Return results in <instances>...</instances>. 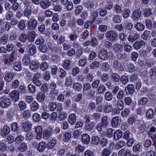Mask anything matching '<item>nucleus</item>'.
Wrapping results in <instances>:
<instances>
[{"label": "nucleus", "instance_id": "1", "mask_svg": "<svg viewBox=\"0 0 156 156\" xmlns=\"http://www.w3.org/2000/svg\"><path fill=\"white\" fill-rule=\"evenodd\" d=\"M12 104L11 100L9 98L3 96L0 97V106L2 108H7Z\"/></svg>", "mask_w": 156, "mask_h": 156}, {"label": "nucleus", "instance_id": "2", "mask_svg": "<svg viewBox=\"0 0 156 156\" xmlns=\"http://www.w3.org/2000/svg\"><path fill=\"white\" fill-rule=\"evenodd\" d=\"M106 38L109 41H114L118 37V34L114 30L108 31L105 34Z\"/></svg>", "mask_w": 156, "mask_h": 156}, {"label": "nucleus", "instance_id": "3", "mask_svg": "<svg viewBox=\"0 0 156 156\" xmlns=\"http://www.w3.org/2000/svg\"><path fill=\"white\" fill-rule=\"evenodd\" d=\"M32 125L30 122L25 121L22 123L21 126L24 132H27L31 130Z\"/></svg>", "mask_w": 156, "mask_h": 156}, {"label": "nucleus", "instance_id": "4", "mask_svg": "<svg viewBox=\"0 0 156 156\" xmlns=\"http://www.w3.org/2000/svg\"><path fill=\"white\" fill-rule=\"evenodd\" d=\"M28 28L29 30H33L36 27L37 25V20L34 18L31 19L28 21Z\"/></svg>", "mask_w": 156, "mask_h": 156}, {"label": "nucleus", "instance_id": "5", "mask_svg": "<svg viewBox=\"0 0 156 156\" xmlns=\"http://www.w3.org/2000/svg\"><path fill=\"white\" fill-rule=\"evenodd\" d=\"M142 12L139 9L134 10L132 14V19L135 21H137L141 16Z\"/></svg>", "mask_w": 156, "mask_h": 156}, {"label": "nucleus", "instance_id": "6", "mask_svg": "<svg viewBox=\"0 0 156 156\" xmlns=\"http://www.w3.org/2000/svg\"><path fill=\"white\" fill-rule=\"evenodd\" d=\"M108 53L107 50L105 48L102 49L99 52V57L102 59L106 60L108 58Z\"/></svg>", "mask_w": 156, "mask_h": 156}, {"label": "nucleus", "instance_id": "7", "mask_svg": "<svg viewBox=\"0 0 156 156\" xmlns=\"http://www.w3.org/2000/svg\"><path fill=\"white\" fill-rule=\"evenodd\" d=\"M53 133V130L51 127H49L48 128L43 132V137L46 140L48 139L51 136Z\"/></svg>", "mask_w": 156, "mask_h": 156}, {"label": "nucleus", "instance_id": "8", "mask_svg": "<svg viewBox=\"0 0 156 156\" xmlns=\"http://www.w3.org/2000/svg\"><path fill=\"white\" fill-rule=\"evenodd\" d=\"M9 95L15 102L17 101L20 99V94L16 90H14L9 94Z\"/></svg>", "mask_w": 156, "mask_h": 156}, {"label": "nucleus", "instance_id": "9", "mask_svg": "<svg viewBox=\"0 0 156 156\" xmlns=\"http://www.w3.org/2000/svg\"><path fill=\"white\" fill-rule=\"evenodd\" d=\"M131 154V151L128 149L122 148L118 152L119 156H130Z\"/></svg>", "mask_w": 156, "mask_h": 156}, {"label": "nucleus", "instance_id": "10", "mask_svg": "<svg viewBox=\"0 0 156 156\" xmlns=\"http://www.w3.org/2000/svg\"><path fill=\"white\" fill-rule=\"evenodd\" d=\"M145 44V42L142 40L140 41H136L133 44V47L136 49H138L141 48Z\"/></svg>", "mask_w": 156, "mask_h": 156}, {"label": "nucleus", "instance_id": "11", "mask_svg": "<svg viewBox=\"0 0 156 156\" xmlns=\"http://www.w3.org/2000/svg\"><path fill=\"white\" fill-rule=\"evenodd\" d=\"M51 4V2L49 0H42L40 2L41 7L43 9L48 8Z\"/></svg>", "mask_w": 156, "mask_h": 156}, {"label": "nucleus", "instance_id": "12", "mask_svg": "<svg viewBox=\"0 0 156 156\" xmlns=\"http://www.w3.org/2000/svg\"><path fill=\"white\" fill-rule=\"evenodd\" d=\"M30 68L32 70H35L38 69L39 63L37 61L32 60L30 63Z\"/></svg>", "mask_w": 156, "mask_h": 156}, {"label": "nucleus", "instance_id": "13", "mask_svg": "<svg viewBox=\"0 0 156 156\" xmlns=\"http://www.w3.org/2000/svg\"><path fill=\"white\" fill-rule=\"evenodd\" d=\"M134 87L133 84H129L125 87V90L127 94H132L134 91Z\"/></svg>", "mask_w": 156, "mask_h": 156}, {"label": "nucleus", "instance_id": "14", "mask_svg": "<svg viewBox=\"0 0 156 156\" xmlns=\"http://www.w3.org/2000/svg\"><path fill=\"white\" fill-rule=\"evenodd\" d=\"M63 67L65 69L69 70L71 69V61L68 59L65 60L62 63Z\"/></svg>", "mask_w": 156, "mask_h": 156}, {"label": "nucleus", "instance_id": "15", "mask_svg": "<svg viewBox=\"0 0 156 156\" xmlns=\"http://www.w3.org/2000/svg\"><path fill=\"white\" fill-rule=\"evenodd\" d=\"M123 46L121 44L116 43L113 44V50L116 53H119L122 50Z\"/></svg>", "mask_w": 156, "mask_h": 156}, {"label": "nucleus", "instance_id": "16", "mask_svg": "<svg viewBox=\"0 0 156 156\" xmlns=\"http://www.w3.org/2000/svg\"><path fill=\"white\" fill-rule=\"evenodd\" d=\"M122 136V132L119 129L118 130L114 133V139L115 140H117L120 138Z\"/></svg>", "mask_w": 156, "mask_h": 156}, {"label": "nucleus", "instance_id": "17", "mask_svg": "<svg viewBox=\"0 0 156 156\" xmlns=\"http://www.w3.org/2000/svg\"><path fill=\"white\" fill-rule=\"evenodd\" d=\"M68 122L72 125H74L76 121V116L75 114H71L69 117Z\"/></svg>", "mask_w": 156, "mask_h": 156}, {"label": "nucleus", "instance_id": "18", "mask_svg": "<svg viewBox=\"0 0 156 156\" xmlns=\"http://www.w3.org/2000/svg\"><path fill=\"white\" fill-rule=\"evenodd\" d=\"M120 124L119 119L118 116H116L113 118L112 121V125L113 127H115Z\"/></svg>", "mask_w": 156, "mask_h": 156}, {"label": "nucleus", "instance_id": "19", "mask_svg": "<svg viewBox=\"0 0 156 156\" xmlns=\"http://www.w3.org/2000/svg\"><path fill=\"white\" fill-rule=\"evenodd\" d=\"M14 74L12 72H10L6 73L4 77L5 80L7 82L11 81L13 79Z\"/></svg>", "mask_w": 156, "mask_h": 156}, {"label": "nucleus", "instance_id": "20", "mask_svg": "<svg viewBox=\"0 0 156 156\" xmlns=\"http://www.w3.org/2000/svg\"><path fill=\"white\" fill-rule=\"evenodd\" d=\"M10 129L7 126H3L1 133L3 136H5L10 133Z\"/></svg>", "mask_w": 156, "mask_h": 156}, {"label": "nucleus", "instance_id": "21", "mask_svg": "<svg viewBox=\"0 0 156 156\" xmlns=\"http://www.w3.org/2000/svg\"><path fill=\"white\" fill-rule=\"evenodd\" d=\"M36 33L35 31H32L29 33L28 40L29 41L33 42L36 37Z\"/></svg>", "mask_w": 156, "mask_h": 156}, {"label": "nucleus", "instance_id": "22", "mask_svg": "<svg viewBox=\"0 0 156 156\" xmlns=\"http://www.w3.org/2000/svg\"><path fill=\"white\" fill-rule=\"evenodd\" d=\"M82 140L83 143L87 144L90 142V137L88 134H84L82 136Z\"/></svg>", "mask_w": 156, "mask_h": 156}, {"label": "nucleus", "instance_id": "23", "mask_svg": "<svg viewBox=\"0 0 156 156\" xmlns=\"http://www.w3.org/2000/svg\"><path fill=\"white\" fill-rule=\"evenodd\" d=\"M45 97V93L43 92H40L37 95V99L41 103L44 101Z\"/></svg>", "mask_w": 156, "mask_h": 156}, {"label": "nucleus", "instance_id": "24", "mask_svg": "<svg viewBox=\"0 0 156 156\" xmlns=\"http://www.w3.org/2000/svg\"><path fill=\"white\" fill-rule=\"evenodd\" d=\"M112 108V105L110 104H106L103 108V112L105 113H109L111 112Z\"/></svg>", "mask_w": 156, "mask_h": 156}, {"label": "nucleus", "instance_id": "25", "mask_svg": "<svg viewBox=\"0 0 156 156\" xmlns=\"http://www.w3.org/2000/svg\"><path fill=\"white\" fill-rule=\"evenodd\" d=\"M28 148L27 144L25 143H22L18 147V150L22 152L25 151Z\"/></svg>", "mask_w": 156, "mask_h": 156}, {"label": "nucleus", "instance_id": "26", "mask_svg": "<svg viewBox=\"0 0 156 156\" xmlns=\"http://www.w3.org/2000/svg\"><path fill=\"white\" fill-rule=\"evenodd\" d=\"M29 51L28 53L29 55H33L36 52V48L34 45L30 44L29 45Z\"/></svg>", "mask_w": 156, "mask_h": 156}, {"label": "nucleus", "instance_id": "27", "mask_svg": "<svg viewBox=\"0 0 156 156\" xmlns=\"http://www.w3.org/2000/svg\"><path fill=\"white\" fill-rule=\"evenodd\" d=\"M46 144L44 142H41L39 143L37 150L39 151L42 152L46 147Z\"/></svg>", "mask_w": 156, "mask_h": 156}, {"label": "nucleus", "instance_id": "28", "mask_svg": "<svg viewBox=\"0 0 156 156\" xmlns=\"http://www.w3.org/2000/svg\"><path fill=\"white\" fill-rule=\"evenodd\" d=\"M30 107L32 111H35L39 108V106L38 103L36 101H34L30 105Z\"/></svg>", "mask_w": 156, "mask_h": 156}, {"label": "nucleus", "instance_id": "29", "mask_svg": "<svg viewBox=\"0 0 156 156\" xmlns=\"http://www.w3.org/2000/svg\"><path fill=\"white\" fill-rule=\"evenodd\" d=\"M112 80L115 82H118L120 79V76L117 73H113L111 75Z\"/></svg>", "mask_w": 156, "mask_h": 156}, {"label": "nucleus", "instance_id": "30", "mask_svg": "<svg viewBox=\"0 0 156 156\" xmlns=\"http://www.w3.org/2000/svg\"><path fill=\"white\" fill-rule=\"evenodd\" d=\"M113 97V94L110 91H107L105 94V99L107 101H111Z\"/></svg>", "mask_w": 156, "mask_h": 156}, {"label": "nucleus", "instance_id": "31", "mask_svg": "<svg viewBox=\"0 0 156 156\" xmlns=\"http://www.w3.org/2000/svg\"><path fill=\"white\" fill-rule=\"evenodd\" d=\"M28 39V36L25 33L21 34L19 37V40L22 42L24 43Z\"/></svg>", "mask_w": 156, "mask_h": 156}, {"label": "nucleus", "instance_id": "32", "mask_svg": "<svg viewBox=\"0 0 156 156\" xmlns=\"http://www.w3.org/2000/svg\"><path fill=\"white\" fill-rule=\"evenodd\" d=\"M135 27L136 29L138 31H143L144 30V29L145 26L140 22H137L135 25Z\"/></svg>", "mask_w": 156, "mask_h": 156}, {"label": "nucleus", "instance_id": "33", "mask_svg": "<svg viewBox=\"0 0 156 156\" xmlns=\"http://www.w3.org/2000/svg\"><path fill=\"white\" fill-rule=\"evenodd\" d=\"M73 79L70 76L67 77L65 79L66 82L65 84L66 87L70 86L72 84Z\"/></svg>", "mask_w": 156, "mask_h": 156}, {"label": "nucleus", "instance_id": "34", "mask_svg": "<svg viewBox=\"0 0 156 156\" xmlns=\"http://www.w3.org/2000/svg\"><path fill=\"white\" fill-rule=\"evenodd\" d=\"M63 140L65 142H68L70 140L71 137V134L70 133L66 132L63 135Z\"/></svg>", "mask_w": 156, "mask_h": 156}, {"label": "nucleus", "instance_id": "35", "mask_svg": "<svg viewBox=\"0 0 156 156\" xmlns=\"http://www.w3.org/2000/svg\"><path fill=\"white\" fill-rule=\"evenodd\" d=\"M154 112L153 109H149L146 113V116L149 119H151L154 116Z\"/></svg>", "mask_w": 156, "mask_h": 156}, {"label": "nucleus", "instance_id": "36", "mask_svg": "<svg viewBox=\"0 0 156 156\" xmlns=\"http://www.w3.org/2000/svg\"><path fill=\"white\" fill-rule=\"evenodd\" d=\"M111 149L106 148H104L101 152L102 156H109L111 153Z\"/></svg>", "mask_w": 156, "mask_h": 156}, {"label": "nucleus", "instance_id": "37", "mask_svg": "<svg viewBox=\"0 0 156 156\" xmlns=\"http://www.w3.org/2000/svg\"><path fill=\"white\" fill-rule=\"evenodd\" d=\"M14 69L17 71H20L22 70V66L21 62H17L15 63L13 65Z\"/></svg>", "mask_w": 156, "mask_h": 156}, {"label": "nucleus", "instance_id": "38", "mask_svg": "<svg viewBox=\"0 0 156 156\" xmlns=\"http://www.w3.org/2000/svg\"><path fill=\"white\" fill-rule=\"evenodd\" d=\"M101 122H100L103 126V127L105 128L108 125V118L106 116H105L102 118L101 119Z\"/></svg>", "mask_w": 156, "mask_h": 156}, {"label": "nucleus", "instance_id": "39", "mask_svg": "<svg viewBox=\"0 0 156 156\" xmlns=\"http://www.w3.org/2000/svg\"><path fill=\"white\" fill-rule=\"evenodd\" d=\"M100 139L97 136H93L92 137L91 143L92 144L97 145L100 143Z\"/></svg>", "mask_w": 156, "mask_h": 156}, {"label": "nucleus", "instance_id": "40", "mask_svg": "<svg viewBox=\"0 0 156 156\" xmlns=\"http://www.w3.org/2000/svg\"><path fill=\"white\" fill-rule=\"evenodd\" d=\"M82 88V84L79 83H75L73 86V88L76 91H80Z\"/></svg>", "mask_w": 156, "mask_h": 156}, {"label": "nucleus", "instance_id": "41", "mask_svg": "<svg viewBox=\"0 0 156 156\" xmlns=\"http://www.w3.org/2000/svg\"><path fill=\"white\" fill-rule=\"evenodd\" d=\"M14 59L12 57L6 58L4 59V64L7 66H10L13 61Z\"/></svg>", "mask_w": 156, "mask_h": 156}, {"label": "nucleus", "instance_id": "42", "mask_svg": "<svg viewBox=\"0 0 156 156\" xmlns=\"http://www.w3.org/2000/svg\"><path fill=\"white\" fill-rule=\"evenodd\" d=\"M56 144V141L55 139H52L50 142L47 144V148L50 149H52Z\"/></svg>", "mask_w": 156, "mask_h": 156}, {"label": "nucleus", "instance_id": "43", "mask_svg": "<svg viewBox=\"0 0 156 156\" xmlns=\"http://www.w3.org/2000/svg\"><path fill=\"white\" fill-rule=\"evenodd\" d=\"M22 62L23 64L26 65H28L29 63H30V58L29 56L27 55H25L23 58Z\"/></svg>", "mask_w": 156, "mask_h": 156}, {"label": "nucleus", "instance_id": "44", "mask_svg": "<svg viewBox=\"0 0 156 156\" xmlns=\"http://www.w3.org/2000/svg\"><path fill=\"white\" fill-rule=\"evenodd\" d=\"M22 114L23 118L27 119L29 118L31 115V111L29 110H26L23 111Z\"/></svg>", "mask_w": 156, "mask_h": 156}, {"label": "nucleus", "instance_id": "45", "mask_svg": "<svg viewBox=\"0 0 156 156\" xmlns=\"http://www.w3.org/2000/svg\"><path fill=\"white\" fill-rule=\"evenodd\" d=\"M86 125L85 126V129L88 131H90L91 130L94 126V122H90L89 123H87L86 124Z\"/></svg>", "mask_w": 156, "mask_h": 156}, {"label": "nucleus", "instance_id": "46", "mask_svg": "<svg viewBox=\"0 0 156 156\" xmlns=\"http://www.w3.org/2000/svg\"><path fill=\"white\" fill-rule=\"evenodd\" d=\"M9 35L7 34H4L3 36H2L0 39V41L3 43V44H5L8 41Z\"/></svg>", "mask_w": 156, "mask_h": 156}, {"label": "nucleus", "instance_id": "47", "mask_svg": "<svg viewBox=\"0 0 156 156\" xmlns=\"http://www.w3.org/2000/svg\"><path fill=\"white\" fill-rule=\"evenodd\" d=\"M84 147L83 146L79 144L76 148L75 151L78 153H82L84 151Z\"/></svg>", "mask_w": 156, "mask_h": 156}, {"label": "nucleus", "instance_id": "48", "mask_svg": "<svg viewBox=\"0 0 156 156\" xmlns=\"http://www.w3.org/2000/svg\"><path fill=\"white\" fill-rule=\"evenodd\" d=\"M152 11L153 9L151 8H146L144 11V15L146 16H150L152 14Z\"/></svg>", "mask_w": 156, "mask_h": 156}, {"label": "nucleus", "instance_id": "49", "mask_svg": "<svg viewBox=\"0 0 156 156\" xmlns=\"http://www.w3.org/2000/svg\"><path fill=\"white\" fill-rule=\"evenodd\" d=\"M117 106L119 110H121L122 109L124 108L123 101L121 100H119L117 102Z\"/></svg>", "mask_w": 156, "mask_h": 156}, {"label": "nucleus", "instance_id": "50", "mask_svg": "<svg viewBox=\"0 0 156 156\" xmlns=\"http://www.w3.org/2000/svg\"><path fill=\"white\" fill-rule=\"evenodd\" d=\"M120 79L122 83L124 85L126 84L129 81L128 77L124 76H122Z\"/></svg>", "mask_w": 156, "mask_h": 156}, {"label": "nucleus", "instance_id": "51", "mask_svg": "<svg viewBox=\"0 0 156 156\" xmlns=\"http://www.w3.org/2000/svg\"><path fill=\"white\" fill-rule=\"evenodd\" d=\"M102 69L105 71H107L110 69V66L107 62H103L102 65Z\"/></svg>", "mask_w": 156, "mask_h": 156}, {"label": "nucleus", "instance_id": "52", "mask_svg": "<svg viewBox=\"0 0 156 156\" xmlns=\"http://www.w3.org/2000/svg\"><path fill=\"white\" fill-rule=\"evenodd\" d=\"M121 16L119 15L115 16L113 18V21L115 23H119L121 22Z\"/></svg>", "mask_w": 156, "mask_h": 156}, {"label": "nucleus", "instance_id": "53", "mask_svg": "<svg viewBox=\"0 0 156 156\" xmlns=\"http://www.w3.org/2000/svg\"><path fill=\"white\" fill-rule=\"evenodd\" d=\"M83 9V8L82 6L78 5L74 11L75 14L76 15L79 14L81 12Z\"/></svg>", "mask_w": 156, "mask_h": 156}, {"label": "nucleus", "instance_id": "54", "mask_svg": "<svg viewBox=\"0 0 156 156\" xmlns=\"http://www.w3.org/2000/svg\"><path fill=\"white\" fill-rule=\"evenodd\" d=\"M18 26L20 30H24L26 27L25 22V21L24 20H22L20 21L19 23Z\"/></svg>", "mask_w": 156, "mask_h": 156}, {"label": "nucleus", "instance_id": "55", "mask_svg": "<svg viewBox=\"0 0 156 156\" xmlns=\"http://www.w3.org/2000/svg\"><path fill=\"white\" fill-rule=\"evenodd\" d=\"M96 105L95 102H90L88 105V108L90 111H92L96 108Z\"/></svg>", "mask_w": 156, "mask_h": 156}, {"label": "nucleus", "instance_id": "56", "mask_svg": "<svg viewBox=\"0 0 156 156\" xmlns=\"http://www.w3.org/2000/svg\"><path fill=\"white\" fill-rule=\"evenodd\" d=\"M131 136L130 132L129 130H127L124 133L123 137L126 140H128L132 137Z\"/></svg>", "mask_w": 156, "mask_h": 156}, {"label": "nucleus", "instance_id": "57", "mask_svg": "<svg viewBox=\"0 0 156 156\" xmlns=\"http://www.w3.org/2000/svg\"><path fill=\"white\" fill-rule=\"evenodd\" d=\"M18 106L21 111H23L26 107V105L25 103L23 101H21L18 104Z\"/></svg>", "mask_w": 156, "mask_h": 156}, {"label": "nucleus", "instance_id": "58", "mask_svg": "<svg viewBox=\"0 0 156 156\" xmlns=\"http://www.w3.org/2000/svg\"><path fill=\"white\" fill-rule=\"evenodd\" d=\"M100 62L99 61H94L91 64L90 67L91 69H93L94 67H98L100 66Z\"/></svg>", "mask_w": 156, "mask_h": 156}, {"label": "nucleus", "instance_id": "59", "mask_svg": "<svg viewBox=\"0 0 156 156\" xmlns=\"http://www.w3.org/2000/svg\"><path fill=\"white\" fill-rule=\"evenodd\" d=\"M90 43L92 46L95 47L98 44V41L96 38L94 37L92 38Z\"/></svg>", "mask_w": 156, "mask_h": 156}, {"label": "nucleus", "instance_id": "60", "mask_svg": "<svg viewBox=\"0 0 156 156\" xmlns=\"http://www.w3.org/2000/svg\"><path fill=\"white\" fill-rule=\"evenodd\" d=\"M28 88L29 91L31 93H34L36 91V87L33 84H30L28 86Z\"/></svg>", "mask_w": 156, "mask_h": 156}, {"label": "nucleus", "instance_id": "61", "mask_svg": "<svg viewBox=\"0 0 156 156\" xmlns=\"http://www.w3.org/2000/svg\"><path fill=\"white\" fill-rule=\"evenodd\" d=\"M39 49L41 51L44 53L47 51L48 47L45 44H44L40 46Z\"/></svg>", "mask_w": 156, "mask_h": 156}, {"label": "nucleus", "instance_id": "62", "mask_svg": "<svg viewBox=\"0 0 156 156\" xmlns=\"http://www.w3.org/2000/svg\"><path fill=\"white\" fill-rule=\"evenodd\" d=\"M33 119L36 122H39L41 119V115L37 113H35L33 116Z\"/></svg>", "mask_w": 156, "mask_h": 156}, {"label": "nucleus", "instance_id": "63", "mask_svg": "<svg viewBox=\"0 0 156 156\" xmlns=\"http://www.w3.org/2000/svg\"><path fill=\"white\" fill-rule=\"evenodd\" d=\"M95 91L93 90H91L87 94V96L89 98H95Z\"/></svg>", "mask_w": 156, "mask_h": 156}, {"label": "nucleus", "instance_id": "64", "mask_svg": "<svg viewBox=\"0 0 156 156\" xmlns=\"http://www.w3.org/2000/svg\"><path fill=\"white\" fill-rule=\"evenodd\" d=\"M127 140L128 141L126 143V145L128 147L132 146L135 142V139L132 137L129 138V139Z\"/></svg>", "mask_w": 156, "mask_h": 156}]
</instances>
